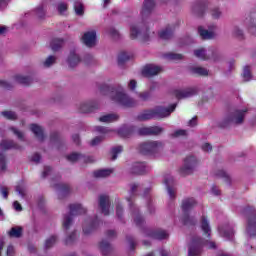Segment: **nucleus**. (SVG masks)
<instances>
[{
    "label": "nucleus",
    "mask_w": 256,
    "mask_h": 256,
    "mask_svg": "<svg viewBox=\"0 0 256 256\" xmlns=\"http://www.w3.org/2000/svg\"><path fill=\"white\" fill-rule=\"evenodd\" d=\"M101 91L104 95H108L112 101L119 103V105H123V107H136L137 101L135 99L129 97L127 93H125V89L121 86L111 87L104 85L101 88Z\"/></svg>",
    "instance_id": "1"
},
{
    "label": "nucleus",
    "mask_w": 256,
    "mask_h": 256,
    "mask_svg": "<svg viewBox=\"0 0 256 256\" xmlns=\"http://www.w3.org/2000/svg\"><path fill=\"white\" fill-rule=\"evenodd\" d=\"M177 108V104H172L168 108L157 106L153 109L143 111L137 116L138 121H149L151 119H165L169 117Z\"/></svg>",
    "instance_id": "2"
},
{
    "label": "nucleus",
    "mask_w": 256,
    "mask_h": 256,
    "mask_svg": "<svg viewBox=\"0 0 256 256\" xmlns=\"http://www.w3.org/2000/svg\"><path fill=\"white\" fill-rule=\"evenodd\" d=\"M195 205H197L195 198H185L182 200L181 209L184 213L182 223L184 225H195V223H197V219L191 215V209H193Z\"/></svg>",
    "instance_id": "3"
},
{
    "label": "nucleus",
    "mask_w": 256,
    "mask_h": 256,
    "mask_svg": "<svg viewBox=\"0 0 256 256\" xmlns=\"http://www.w3.org/2000/svg\"><path fill=\"white\" fill-rule=\"evenodd\" d=\"M207 247L208 249H217L215 242H209V240H203L201 238H193L188 251V256L201 255V247Z\"/></svg>",
    "instance_id": "4"
},
{
    "label": "nucleus",
    "mask_w": 256,
    "mask_h": 256,
    "mask_svg": "<svg viewBox=\"0 0 256 256\" xmlns=\"http://www.w3.org/2000/svg\"><path fill=\"white\" fill-rule=\"evenodd\" d=\"M137 189H139L138 184H131L130 185V197L127 198V201L129 203V207H130L132 217L134 219V223L138 227H141V225H143V223H145V220L143 219L141 214H139V208H137V206H135L133 204V195H135V193L137 192Z\"/></svg>",
    "instance_id": "5"
},
{
    "label": "nucleus",
    "mask_w": 256,
    "mask_h": 256,
    "mask_svg": "<svg viewBox=\"0 0 256 256\" xmlns=\"http://www.w3.org/2000/svg\"><path fill=\"white\" fill-rule=\"evenodd\" d=\"M165 149V143L161 141H147L139 146V151L142 155H159Z\"/></svg>",
    "instance_id": "6"
},
{
    "label": "nucleus",
    "mask_w": 256,
    "mask_h": 256,
    "mask_svg": "<svg viewBox=\"0 0 256 256\" xmlns=\"http://www.w3.org/2000/svg\"><path fill=\"white\" fill-rule=\"evenodd\" d=\"M69 209V214L65 215L63 219V228L66 230L73 225V217L87 213V209L81 204H70Z\"/></svg>",
    "instance_id": "7"
},
{
    "label": "nucleus",
    "mask_w": 256,
    "mask_h": 256,
    "mask_svg": "<svg viewBox=\"0 0 256 256\" xmlns=\"http://www.w3.org/2000/svg\"><path fill=\"white\" fill-rule=\"evenodd\" d=\"M9 149H21L19 145L11 140H2L0 143V170L7 171V156L5 152Z\"/></svg>",
    "instance_id": "8"
},
{
    "label": "nucleus",
    "mask_w": 256,
    "mask_h": 256,
    "mask_svg": "<svg viewBox=\"0 0 256 256\" xmlns=\"http://www.w3.org/2000/svg\"><path fill=\"white\" fill-rule=\"evenodd\" d=\"M243 215L248 216L247 234L250 237L256 235V211L251 206H246L242 209Z\"/></svg>",
    "instance_id": "9"
},
{
    "label": "nucleus",
    "mask_w": 256,
    "mask_h": 256,
    "mask_svg": "<svg viewBox=\"0 0 256 256\" xmlns=\"http://www.w3.org/2000/svg\"><path fill=\"white\" fill-rule=\"evenodd\" d=\"M197 165H199V161L197 160V157L187 156L184 159L183 166L180 168V174H182L184 176L191 175V173H193L195 171Z\"/></svg>",
    "instance_id": "10"
},
{
    "label": "nucleus",
    "mask_w": 256,
    "mask_h": 256,
    "mask_svg": "<svg viewBox=\"0 0 256 256\" xmlns=\"http://www.w3.org/2000/svg\"><path fill=\"white\" fill-rule=\"evenodd\" d=\"M138 37H140L142 41H149V32L147 29H143L137 24H132L130 26V38L138 39Z\"/></svg>",
    "instance_id": "11"
},
{
    "label": "nucleus",
    "mask_w": 256,
    "mask_h": 256,
    "mask_svg": "<svg viewBox=\"0 0 256 256\" xmlns=\"http://www.w3.org/2000/svg\"><path fill=\"white\" fill-rule=\"evenodd\" d=\"M161 71H163V67L154 64H148L142 69V75L144 77H155V75H159Z\"/></svg>",
    "instance_id": "12"
},
{
    "label": "nucleus",
    "mask_w": 256,
    "mask_h": 256,
    "mask_svg": "<svg viewBox=\"0 0 256 256\" xmlns=\"http://www.w3.org/2000/svg\"><path fill=\"white\" fill-rule=\"evenodd\" d=\"M82 41L86 47H95L97 45V32L95 30L85 32Z\"/></svg>",
    "instance_id": "13"
},
{
    "label": "nucleus",
    "mask_w": 256,
    "mask_h": 256,
    "mask_svg": "<svg viewBox=\"0 0 256 256\" xmlns=\"http://www.w3.org/2000/svg\"><path fill=\"white\" fill-rule=\"evenodd\" d=\"M98 207L103 215H109V208L111 207V200L107 195H100L98 198Z\"/></svg>",
    "instance_id": "14"
},
{
    "label": "nucleus",
    "mask_w": 256,
    "mask_h": 256,
    "mask_svg": "<svg viewBox=\"0 0 256 256\" xmlns=\"http://www.w3.org/2000/svg\"><path fill=\"white\" fill-rule=\"evenodd\" d=\"M97 225H99V220L97 218L94 220L91 218L86 219L82 225L84 235H91Z\"/></svg>",
    "instance_id": "15"
},
{
    "label": "nucleus",
    "mask_w": 256,
    "mask_h": 256,
    "mask_svg": "<svg viewBox=\"0 0 256 256\" xmlns=\"http://www.w3.org/2000/svg\"><path fill=\"white\" fill-rule=\"evenodd\" d=\"M218 231L224 239H226L227 241H233V237H235V231L233 230V226L225 224L224 226L219 227Z\"/></svg>",
    "instance_id": "16"
},
{
    "label": "nucleus",
    "mask_w": 256,
    "mask_h": 256,
    "mask_svg": "<svg viewBox=\"0 0 256 256\" xmlns=\"http://www.w3.org/2000/svg\"><path fill=\"white\" fill-rule=\"evenodd\" d=\"M66 63L70 69H75L81 63V57L75 50H72L66 59Z\"/></svg>",
    "instance_id": "17"
},
{
    "label": "nucleus",
    "mask_w": 256,
    "mask_h": 256,
    "mask_svg": "<svg viewBox=\"0 0 256 256\" xmlns=\"http://www.w3.org/2000/svg\"><path fill=\"white\" fill-rule=\"evenodd\" d=\"M150 167L145 164V162H136L131 167V173L134 175H144L150 171Z\"/></svg>",
    "instance_id": "18"
},
{
    "label": "nucleus",
    "mask_w": 256,
    "mask_h": 256,
    "mask_svg": "<svg viewBox=\"0 0 256 256\" xmlns=\"http://www.w3.org/2000/svg\"><path fill=\"white\" fill-rule=\"evenodd\" d=\"M163 128L159 126L142 127L138 129L139 135H161Z\"/></svg>",
    "instance_id": "19"
},
{
    "label": "nucleus",
    "mask_w": 256,
    "mask_h": 256,
    "mask_svg": "<svg viewBox=\"0 0 256 256\" xmlns=\"http://www.w3.org/2000/svg\"><path fill=\"white\" fill-rule=\"evenodd\" d=\"M217 26L212 25L209 27V30L204 29L203 26L198 27V33L202 39H214L215 37V29Z\"/></svg>",
    "instance_id": "20"
},
{
    "label": "nucleus",
    "mask_w": 256,
    "mask_h": 256,
    "mask_svg": "<svg viewBox=\"0 0 256 256\" xmlns=\"http://www.w3.org/2000/svg\"><path fill=\"white\" fill-rule=\"evenodd\" d=\"M245 113H247V110H236L232 115L229 116L228 121L230 123L239 125L243 123V119H245Z\"/></svg>",
    "instance_id": "21"
},
{
    "label": "nucleus",
    "mask_w": 256,
    "mask_h": 256,
    "mask_svg": "<svg viewBox=\"0 0 256 256\" xmlns=\"http://www.w3.org/2000/svg\"><path fill=\"white\" fill-rule=\"evenodd\" d=\"M194 55L195 57H197L198 59H201L202 61H207L208 59H212V57H215V52L211 50L207 52V50L200 48V49L194 50Z\"/></svg>",
    "instance_id": "22"
},
{
    "label": "nucleus",
    "mask_w": 256,
    "mask_h": 256,
    "mask_svg": "<svg viewBox=\"0 0 256 256\" xmlns=\"http://www.w3.org/2000/svg\"><path fill=\"white\" fill-rule=\"evenodd\" d=\"M67 159L71 163H75V161H81V159L84 160V163H93L95 161V158H93L92 156H83L78 153H72V154L68 155Z\"/></svg>",
    "instance_id": "23"
},
{
    "label": "nucleus",
    "mask_w": 256,
    "mask_h": 256,
    "mask_svg": "<svg viewBox=\"0 0 256 256\" xmlns=\"http://www.w3.org/2000/svg\"><path fill=\"white\" fill-rule=\"evenodd\" d=\"M244 25L246 29L253 35H256V13L252 14L251 16L247 17L244 20Z\"/></svg>",
    "instance_id": "24"
},
{
    "label": "nucleus",
    "mask_w": 256,
    "mask_h": 256,
    "mask_svg": "<svg viewBox=\"0 0 256 256\" xmlns=\"http://www.w3.org/2000/svg\"><path fill=\"white\" fill-rule=\"evenodd\" d=\"M95 109H97V104H95V102H81L78 105L80 113H93Z\"/></svg>",
    "instance_id": "25"
},
{
    "label": "nucleus",
    "mask_w": 256,
    "mask_h": 256,
    "mask_svg": "<svg viewBox=\"0 0 256 256\" xmlns=\"http://www.w3.org/2000/svg\"><path fill=\"white\" fill-rule=\"evenodd\" d=\"M193 95H197V89L195 88H188L185 90H177L175 92V96L177 99H187L189 97H193Z\"/></svg>",
    "instance_id": "26"
},
{
    "label": "nucleus",
    "mask_w": 256,
    "mask_h": 256,
    "mask_svg": "<svg viewBox=\"0 0 256 256\" xmlns=\"http://www.w3.org/2000/svg\"><path fill=\"white\" fill-rule=\"evenodd\" d=\"M147 235L148 237L157 239L158 241H163V239H167L169 237V233H167L165 230L149 231Z\"/></svg>",
    "instance_id": "27"
},
{
    "label": "nucleus",
    "mask_w": 256,
    "mask_h": 256,
    "mask_svg": "<svg viewBox=\"0 0 256 256\" xmlns=\"http://www.w3.org/2000/svg\"><path fill=\"white\" fill-rule=\"evenodd\" d=\"M164 183L167 187V192H168L170 199H175V190L171 187V185L173 183V176H171L169 174L164 176Z\"/></svg>",
    "instance_id": "28"
},
{
    "label": "nucleus",
    "mask_w": 256,
    "mask_h": 256,
    "mask_svg": "<svg viewBox=\"0 0 256 256\" xmlns=\"http://www.w3.org/2000/svg\"><path fill=\"white\" fill-rule=\"evenodd\" d=\"M175 31V27L167 26L159 32L160 39L167 41V39H171L173 37V32Z\"/></svg>",
    "instance_id": "29"
},
{
    "label": "nucleus",
    "mask_w": 256,
    "mask_h": 256,
    "mask_svg": "<svg viewBox=\"0 0 256 256\" xmlns=\"http://www.w3.org/2000/svg\"><path fill=\"white\" fill-rule=\"evenodd\" d=\"M153 9H155V0H144L141 14L143 16L149 15L153 11Z\"/></svg>",
    "instance_id": "30"
},
{
    "label": "nucleus",
    "mask_w": 256,
    "mask_h": 256,
    "mask_svg": "<svg viewBox=\"0 0 256 256\" xmlns=\"http://www.w3.org/2000/svg\"><path fill=\"white\" fill-rule=\"evenodd\" d=\"M200 227L204 235H206V237L209 239V237H211V226L209 225V220L207 217L202 216Z\"/></svg>",
    "instance_id": "31"
},
{
    "label": "nucleus",
    "mask_w": 256,
    "mask_h": 256,
    "mask_svg": "<svg viewBox=\"0 0 256 256\" xmlns=\"http://www.w3.org/2000/svg\"><path fill=\"white\" fill-rule=\"evenodd\" d=\"M30 131L34 133L35 137L39 139V141H43L45 139V136L43 134V128L37 124L30 125Z\"/></svg>",
    "instance_id": "32"
},
{
    "label": "nucleus",
    "mask_w": 256,
    "mask_h": 256,
    "mask_svg": "<svg viewBox=\"0 0 256 256\" xmlns=\"http://www.w3.org/2000/svg\"><path fill=\"white\" fill-rule=\"evenodd\" d=\"M119 120V115L117 114H106L99 118L100 123H115Z\"/></svg>",
    "instance_id": "33"
},
{
    "label": "nucleus",
    "mask_w": 256,
    "mask_h": 256,
    "mask_svg": "<svg viewBox=\"0 0 256 256\" xmlns=\"http://www.w3.org/2000/svg\"><path fill=\"white\" fill-rule=\"evenodd\" d=\"M113 173L112 169H100L93 172V177L96 179H103L105 177H109Z\"/></svg>",
    "instance_id": "34"
},
{
    "label": "nucleus",
    "mask_w": 256,
    "mask_h": 256,
    "mask_svg": "<svg viewBox=\"0 0 256 256\" xmlns=\"http://www.w3.org/2000/svg\"><path fill=\"white\" fill-rule=\"evenodd\" d=\"M191 73L194 75H200L202 77H207L209 75V70L204 67L195 66L191 68Z\"/></svg>",
    "instance_id": "35"
},
{
    "label": "nucleus",
    "mask_w": 256,
    "mask_h": 256,
    "mask_svg": "<svg viewBox=\"0 0 256 256\" xmlns=\"http://www.w3.org/2000/svg\"><path fill=\"white\" fill-rule=\"evenodd\" d=\"M131 57H133V55L129 54V52H121L118 55V65L120 66L125 65V63H127V61L131 59Z\"/></svg>",
    "instance_id": "36"
},
{
    "label": "nucleus",
    "mask_w": 256,
    "mask_h": 256,
    "mask_svg": "<svg viewBox=\"0 0 256 256\" xmlns=\"http://www.w3.org/2000/svg\"><path fill=\"white\" fill-rule=\"evenodd\" d=\"M74 11L76 15H78L79 17H83L85 13V7L83 6V3L80 0L74 2Z\"/></svg>",
    "instance_id": "37"
},
{
    "label": "nucleus",
    "mask_w": 256,
    "mask_h": 256,
    "mask_svg": "<svg viewBox=\"0 0 256 256\" xmlns=\"http://www.w3.org/2000/svg\"><path fill=\"white\" fill-rule=\"evenodd\" d=\"M50 47L52 51H59L63 47V39L55 38L51 41Z\"/></svg>",
    "instance_id": "38"
},
{
    "label": "nucleus",
    "mask_w": 256,
    "mask_h": 256,
    "mask_svg": "<svg viewBox=\"0 0 256 256\" xmlns=\"http://www.w3.org/2000/svg\"><path fill=\"white\" fill-rule=\"evenodd\" d=\"M14 81L20 85H31V79L23 75H16Z\"/></svg>",
    "instance_id": "39"
},
{
    "label": "nucleus",
    "mask_w": 256,
    "mask_h": 256,
    "mask_svg": "<svg viewBox=\"0 0 256 256\" xmlns=\"http://www.w3.org/2000/svg\"><path fill=\"white\" fill-rule=\"evenodd\" d=\"M8 235L10 237H16L17 239H19V237H21V235H23V228L21 227H13L9 232Z\"/></svg>",
    "instance_id": "40"
},
{
    "label": "nucleus",
    "mask_w": 256,
    "mask_h": 256,
    "mask_svg": "<svg viewBox=\"0 0 256 256\" xmlns=\"http://www.w3.org/2000/svg\"><path fill=\"white\" fill-rule=\"evenodd\" d=\"M100 250L102 251V255H109L111 252V244L107 241H102L100 243Z\"/></svg>",
    "instance_id": "41"
},
{
    "label": "nucleus",
    "mask_w": 256,
    "mask_h": 256,
    "mask_svg": "<svg viewBox=\"0 0 256 256\" xmlns=\"http://www.w3.org/2000/svg\"><path fill=\"white\" fill-rule=\"evenodd\" d=\"M56 61H57V57L53 55L48 56L46 60L43 62V67H45L46 69H49V67L55 65Z\"/></svg>",
    "instance_id": "42"
},
{
    "label": "nucleus",
    "mask_w": 256,
    "mask_h": 256,
    "mask_svg": "<svg viewBox=\"0 0 256 256\" xmlns=\"http://www.w3.org/2000/svg\"><path fill=\"white\" fill-rule=\"evenodd\" d=\"M55 243H57V236H50L48 239H46L44 247L45 249H51Z\"/></svg>",
    "instance_id": "43"
},
{
    "label": "nucleus",
    "mask_w": 256,
    "mask_h": 256,
    "mask_svg": "<svg viewBox=\"0 0 256 256\" xmlns=\"http://www.w3.org/2000/svg\"><path fill=\"white\" fill-rule=\"evenodd\" d=\"M123 152V147L122 146H116L114 148H112L111 150V160L115 161V159H117V155H119V153Z\"/></svg>",
    "instance_id": "44"
},
{
    "label": "nucleus",
    "mask_w": 256,
    "mask_h": 256,
    "mask_svg": "<svg viewBox=\"0 0 256 256\" xmlns=\"http://www.w3.org/2000/svg\"><path fill=\"white\" fill-rule=\"evenodd\" d=\"M242 77L244 81H251L252 76H251V70L249 69V66L244 67Z\"/></svg>",
    "instance_id": "45"
},
{
    "label": "nucleus",
    "mask_w": 256,
    "mask_h": 256,
    "mask_svg": "<svg viewBox=\"0 0 256 256\" xmlns=\"http://www.w3.org/2000/svg\"><path fill=\"white\" fill-rule=\"evenodd\" d=\"M94 131H96L97 133H100L101 135H109V132L111 131V129L103 126H96L94 128Z\"/></svg>",
    "instance_id": "46"
},
{
    "label": "nucleus",
    "mask_w": 256,
    "mask_h": 256,
    "mask_svg": "<svg viewBox=\"0 0 256 256\" xmlns=\"http://www.w3.org/2000/svg\"><path fill=\"white\" fill-rule=\"evenodd\" d=\"M166 59H169L170 61H179V60L183 59V55L169 53V54H166Z\"/></svg>",
    "instance_id": "47"
},
{
    "label": "nucleus",
    "mask_w": 256,
    "mask_h": 256,
    "mask_svg": "<svg viewBox=\"0 0 256 256\" xmlns=\"http://www.w3.org/2000/svg\"><path fill=\"white\" fill-rule=\"evenodd\" d=\"M16 191L18 192V195H20V197H25L27 193V187H25L23 184H19L18 186H16Z\"/></svg>",
    "instance_id": "48"
},
{
    "label": "nucleus",
    "mask_w": 256,
    "mask_h": 256,
    "mask_svg": "<svg viewBox=\"0 0 256 256\" xmlns=\"http://www.w3.org/2000/svg\"><path fill=\"white\" fill-rule=\"evenodd\" d=\"M77 239V233L72 232L65 240L66 245H71V243H75Z\"/></svg>",
    "instance_id": "49"
},
{
    "label": "nucleus",
    "mask_w": 256,
    "mask_h": 256,
    "mask_svg": "<svg viewBox=\"0 0 256 256\" xmlns=\"http://www.w3.org/2000/svg\"><path fill=\"white\" fill-rule=\"evenodd\" d=\"M234 37L238 39H243V30H241L238 26H235L232 31Z\"/></svg>",
    "instance_id": "50"
},
{
    "label": "nucleus",
    "mask_w": 256,
    "mask_h": 256,
    "mask_svg": "<svg viewBox=\"0 0 256 256\" xmlns=\"http://www.w3.org/2000/svg\"><path fill=\"white\" fill-rule=\"evenodd\" d=\"M57 11L60 15H65V12L67 11V4L66 3H59L57 5Z\"/></svg>",
    "instance_id": "51"
},
{
    "label": "nucleus",
    "mask_w": 256,
    "mask_h": 256,
    "mask_svg": "<svg viewBox=\"0 0 256 256\" xmlns=\"http://www.w3.org/2000/svg\"><path fill=\"white\" fill-rule=\"evenodd\" d=\"M138 97L140 101H149L151 99V93L146 91V92H141L138 94Z\"/></svg>",
    "instance_id": "52"
},
{
    "label": "nucleus",
    "mask_w": 256,
    "mask_h": 256,
    "mask_svg": "<svg viewBox=\"0 0 256 256\" xmlns=\"http://www.w3.org/2000/svg\"><path fill=\"white\" fill-rule=\"evenodd\" d=\"M118 133L122 136V137H129L131 135V130H128L127 127H122L118 130Z\"/></svg>",
    "instance_id": "53"
},
{
    "label": "nucleus",
    "mask_w": 256,
    "mask_h": 256,
    "mask_svg": "<svg viewBox=\"0 0 256 256\" xmlns=\"http://www.w3.org/2000/svg\"><path fill=\"white\" fill-rule=\"evenodd\" d=\"M3 117H6V119H17V114L13 111H4L2 112Z\"/></svg>",
    "instance_id": "54"
},
{
    "label": "nucleus",
    "mask_w": 256,
    "mask_h": 256,
    "mask_svg": "<svg viewBox=\"0 0 256 256\" xmlns=\"http://www.w3.org/2000/svg\"><path fill=\"white\" fill-rule=\"evenodd\" d=\"M185 135H187V130H176L174 131V133H172V137H185Z\"/></svg>",
    "instance_id": "55"
},
{
    "label": "nucleus",
    "mask_w": 256,
    "mask_h": 256,
    "mask_svg": "<svg viewBox=\"0 0 256 256\" xmlns=\"http://www.w3.org/2000/svg\"><path fill=\"white\" fill-rule=\"evenodd\" d=\"M201 149L205 153H211V151H213V146H211L210 143L206 142V143L202 144Z\"/></svg>",
    "instance_id": "56"
},
{
    "label": "nucleus",
    "mask_w": 256,
    "mask_h": 256,
    "mask_svg": "<svg viewBox=\"0 0 256 256\" xmlns=\"http://www.w3.org/2000/svg\"><path fill=\"white\" fill-rule=\"evenodd\" d=\"M211 15L213 19H219L221 17V10H219V8H214L211 11Z\"/></svg>",
    "instance_id": "57"
},
{
    "label": "nucleus",
    "mask_w": 256,
    "mask_h": 256,
    "mask_svg": "<svg viewBox=\"0 0 256 256\" xmlns=\"http://www.w3.org/2000/svg\"><path fill=\"white\" fill-rule=\"evenodd\" d=\"M0 193L4 199H7V197H9V189L5 186L0 187Z\"/></svg>",
    "instance_id": "58"
},
{
    "label": "nucleus",
    "mask_w": 256,
    "mask_h": 256,
    "mask_svg": "<svg viewBox=\"0 0 256 256\" xmlns=\"http://www.w3.org/2000/svg\"><path fill=\"white\" fill-rule=\"evenodd\" d=\"M104 136H97L95 137L92 141H91V145L92 147H95L97 145H99V143H101V141H103Z\"/></svg>",
    "instance_id": "59"
},
{
    "label": "nucleus",
    "mask_w": 256,
    "mask_h": 256,
    "mask_svg": "<svg viewBox=\"0 0 256 256\" xmlns=\"http://www.w3.org/2000/svg\"><path fill=\"white\" fill-rule=\"evenodd\" d=\"M10 131L14 133V135H16L18 137V139H20L21 141H23V134L21 133V131H19L17 128L15 127H11Z\"/></svg>",
    "instance_id": "60"
},
{
    "label": "nucleus",
    "mask_w": 256,
    "mask_h": 256,
    "mask_svg": "<svg viewBox=\"0 0 256 256\" xmlns=\"http://www.w3.org/2000/svg\"><path fill=\"white\" fill-rule=\"evenodd\" d=\"M36 15H38V17H40V19L45 17V8L43 6H39L36 9Z\"/></svg>",
    "instance_id": "61"
},
{
    "label": "nucleus",
    "mask_w": 256,
    "mask_h": 256,
    "mask_svg": "<svg viewBox=\"0 0 256 256\" xmlns=\"http://www.w3.org/2000/svg\"><path fill=\"white\" fill-rule=\"evenodd\" d=\"M116 215L118 219H121V217L123 216V206H121V204H117L116 206Z\"/></svg>",
    "instance_id": "62"
},
{
    "label": "nucleus",
    "mask_w": 256,
    "mask_h": 256,
    "mask_svg": "<svg viewBox=\"0 0 256 256\" xmlns=\"http://www.w3.org/2000/svg\"><path fill=\"white\" fill-rule=\"evenodd\" d=\"M0 87H3V89H11L13 85L5 80H0Z\"/></svg>",
    "instance_id": "63"
},
{
    "label": "nucleus",
    "mask_w": 256,
    "mask_h": 256,
    "mask_svg": "<svg viewBox=\"0 0 256 256\" xmlns=\"http://www.w3.org/2000/svg\"><path fill=\"white\" fill-rule=\"evenodd\" d=\"M216 175L218 177H222L223 179H225V181L229 182V176L227 175V172H225L223 170H219Z\"/></svg>",
    "instance_id": "64"
}]
</instances>
